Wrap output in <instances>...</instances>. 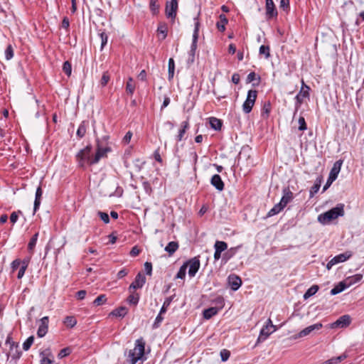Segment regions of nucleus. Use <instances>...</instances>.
<instances>
[{
  "mask_svg": "<svg viewBox=\"0 0 364 364\" xmlns=\"http://www.w3.org/2000/svg\"><path fill=\"white\" fill-rule=\"evenodd\" d=\"M344 213V205L340 203L324 213L320 214L318 216V221L321 224L325 225L330 223L331 220L338 218L339 216H343Z\"/></svg>",
  "mask_w": 364,
  "mask_h": 364,
  "instance_id": "nucleus-1",
  "label": "nucleus"
},
{
  "mask_svg": "<svg viewBox=\"0 0 364 364\" xmlns=\"http://www.w3.org/2000/svg\"><path fill=\"white\" fill-rule=\"evenodd\" d=\"M145 341L142 338L137 339L135 342V347L129 352L131 364L136 363L142 358L144 354Z\"/></svg>",
  "mask_w": 364,
  "mask_h": 364,
  "instance_id": "nucleus-2",
  "label": "nucleus"
},
{
  "mask_svg": "<svg viewBox=\"0 0 364 364\" xmlns=\"http://www.w3.org/2000/svg\"><path fill=\"white\" fill-rule=\"evenodd\" d=\"M199 22L196 21L195 23V29L193 34V41L191 46V50L188 53V58L187 60L188 64L193 63L195 60V54L197 48V41L198 38Z\"/></svg>",
  "mask_w": 364,
  "mask_h": 364,
  "instance_id": "nucleus-3",
  "label": "nucleus"
},
{
  "mask_svg": "<svg viewBox=\"0 0 364 364\" xmlns=\"http://www.w3.org/2000/svg\"><path fill=\"white\" fill-rule=\"evenodd\" d=\"M277 329V326L272 323L270 318H268L266 324L261 329L259 337L257 338V343L265 341L269 335L276 331Z\"/></svg>",
  "mask_w": 364,
  "mask_h": 364,
  "instance_id": "nucleus-4",
  "label": "nucleus"
},
{
  "mask_svg": "<svg viewBox=\"0 0 364 364\" xmlns=\"http://www.w3.org/2000/svg\"><path fill=\"white\" fill-rule=\"evenodd\" d=\"M257 96L256 90H250L247 92L246 100L242 105V110L245 114H248L252 111V109L255 103Z\"/></svg>",
  "mask_w": 364,
  "mask_h": 364,
  "instance_id": "nucleus-5",
  "label": "nucleus"
},
{
  "mask_svg": "<svg viewBox=\"0 0 364 364\" xmlns=\"http://www.w3.org/2000/svg\"><path fill=\"white\" fill-rule=\"evenodd\" d=\"M91 151V146H87L85 149L80 150L76 157L78 161V164L80 166H84L85 162H87L90 164V161L92 159V158L90 157V154Z\"/></svg>",
  "mask_w": 364,
  "mask_h": 364,
  "instance_id": "nucleus-6",
  "label": "nucleus"
},
{
  "mask_svg": "<svg viewBox=\"0 0 364 364\" xmlns=\"http://www.w3.org/2000/svg\"><path fill=\"white\" fill-rule=\"evenodd\" d=\"M109 147H102L100 146L99 141H97V151L92 159L90 161V164H95L98 163L100 159L107 156V153L110 151Z\"/></svg>",
  "mask_w": 364,
  "mask_h": 364,
  "instance_id": "nucleus-7",
  "label": "nucleus"
},
{
  "mask_svg": "<svg viewBox=\"0 0 364 364\" xmlns=\"http://www.w3.org/2000/svg\"><path fill=\"white\" fill-rule=\"evenodd\" d=\"M352 256L350 252H346L344 253L338 255L332 258L326 264V268L329 270L332 268V267L335 264H337L340 262H343L348 259Z\"/></svg>",
  "mask_w": 364,
  "mask_h": 364,
  "instance_id": "nucleus-8",
  "label": "nucleus"
},
{
  "mask_svg": "<svg viewBox=\"0 0 364 364\" xmlns=\"http://www.w3.org/2000/svg\"><path fill=\"white\" fill-rule=\"evenodd\" d=\"M323 325L321 323H317L313 325H311L305 328H304L302 331H301L297 335L294 336V338H302L306 336L310 335L314 331H318L322 328Z\"/></svg>",
  "mask_w": 364,
  "mask_h": 364,
  "instance_id": "nucleus-9",
  "label": "nucleus"
},
{
  "mask_svg": "<svg viewBox=\"0 0 364 364\" xmlns=\"http://www.w3.org/2000/svg\"><path fill=\"white\" fill-rule=\"evenodd\" d=\"M342 164H343L342 160H338L334 163V164L330 171L328 178V183H329V184H331L333 183V181H334L337 178L338 175L341 171Z\"/></svg>",
  "mask_w": 364,
  "mask_h": 364,
  "instance_id": "nucleus-10",
  "label": "nucleus"
},
{
  "mask_svg": "<svg viewBox=\"0 0 364 364\" xmlns=\"http://www.w3.org/2000/svg\"><path fill=\"white\" fill-rule=\"evenodd\" d=\"M178 9V1L171 0L167 2L166 5V15L168 18H175Z\"/></svg>",
  "mask_w": 364,
  "mask_h": 364,
  "instance_id": "nucleus-11",
  "label": "nucleus"
},
{
  "mask_svg": "<svg viewBox=\"0 0 364 364\" xmlns=\"http://www.w3.org/2000/svg\"><path fill=\"white\" fill-rule=\"evenodd\" d=\"M350 323V317L348 315H343L337 319L335 322L331 323L330 328H344Z\"/></svg>",
  "mask_w": 364,
  "mask_h": 364,
  "instance_id": "nucleus-12",
  "label": "nucleus"
},
{
  "mask_svg": "<svg viewBox=\"0 0 364 364\" xmlns=\"http://www.w3.org/2000/svg\"><path fill=\"white\" fill-rule=\"evenodd\" d=\"M187 266H189L188 274L193 277L196 275L200 267V261L197 257H193L186 262Z\"/></svg>",
  "mask_w": 364,
  "mask_h": 364,
  "instance_id": "nucleus-13",
  "label": "nucleus"
},
{
  "mask_svg": "<svg viewBox=\"0 0 364 364\" xmlns=\"http://www.w3.org/2000/svg\"><path fill=\"white\" fill-rule=\"evenodd\" d=\"M214 259L218 260L221 257V253L227 250L228 245L225 242L217 240L214 245Z\"/></svg>",
  "mask_w": 364,
  "mask_h": 364,
  "instance_id": "nucleus-14",
  "label": "nucleus"
},
{
  "mask_svg": "<svg viewBox=\"0 0 364 364\" xmlns=\"http://www.w3.org/2000/svg\"><path fill=\"white\" fill-rule=\"evenodd\" d=\"M48 317L44 316L40 320V324L37 331V335L39 338L43 337L48 332Z\"/></svg>",
  "mask_w": 364,
  "mask_h": 364,
  "instance_id": "nucleus-15",
  "label": "nucleus"
},
{
  "mask_svg": "<svg viewBox=\"0 0 364 364\" xmlns=\"http://www.w3.org/2000/svg\"><path fill=\"white\" fill-rule=\"evenodd\" d=\"M309 90L310 87L304 84V80H302V87L300 92L296 95L295 99L299 105H301L303 102V100L305 97H308L309 96Z\"/></svg>",
  "mask_w": 364,
  "mask_h": 364,
  "instance_id": "nucleus-16",
  "label": "nucleus"
},
{
  "mask_svg": "<svg viewBox=\"0 0 364 364\" xmlns=\"http://www.w3.org/2000/svg\"><path fill=\"white\" fill-rule=\"evenodd\" d=\"M146 282L145 277L141 273H138L134 281L130 284L129 289H136L141 288Z\"/></svg>",
  "mask_w": 364,
  "mask_h": 364,
  "instance_id": "nucleus-17",
  "label": "nucleus"
},
{
  "mask_svg": "<svg viewBox=\"0 0 364 364\" xmlns=\"http://www.w3.org/2000/svg\"><path fill=\"white\" fill-rule=\"evenodd\" d=\"M228 283L231 289L236 291L241 287L242 280L238 276L231 274L228 277Z\"/></svg>",
  "mask_w": 364,
  "mask_h": 364,
  "instance_id": "nucleus-18",
  "label": "nucleus"
},
{
  "mask_svg": "<svg viewBox=\"0 0 364 364\" xmlns=\"http://www.w3.org/2000/svg\"><path fill=\"white\" fill-rule=\"evenodd\" d=\"M266 15L268 18H272L277 15L273 0H266Z\"/></svg>",
  "mask_w": 364,
  "mask_h": 364,
  "instance_id": "nucleus-19",
  "label": "nucleus"
},
{
  "mask_svg": "<svg viewBox=\"0 0 364 364\" xmlns=\"http://www.w3.org/2000/svg\"><path fill=\"white\" fill-rule=\"evenodd\" d=\"M292 199L293 193L289 188H284L279 203L284 208Z\"/></svg>",
  "mask_w": 364,
  "mask_h": 364,
  "instance_id": "nucleus-20",
  "label": "nucleus"
},
{
  "mask_svg": "<svg viewBox=\"0 0 364 364\" xmlns=\"http://www.w3.org/2000/svg\"><path fill=\"white\" fill-rule=\"evenodd\" d=\"M210 183L217 190L220 191L224 189V183L218 174H215L212 176Z\"/></svg>",
  "mask_w": 364,
  "mask_h": 364,
  "instance_id": "nucleus-21",
  "label": "nucleus"
},
{
  "mask_svg": "<svg viewBox=\"0 0 364 364\" xmlns=\"http://www.w3.org/2000/svg\"><path fill=\"white\" fill-rule=\"evenodd\" d=\"M43 194V191L41 186H38L36 191V197L34 201L33 213H35L39 208L41 205V200Z\"/></svg>",
  "mask_w": 364,
  "mask_h": 364,
  "instance_id": "nucleus-22",
  "label": "nucleus"
},
{
  "mask_svg": "<svg viewBox=\"0 0 364 364\" xmlns=\"http://www.w3.org/2000/svg\"><path fill=\"white\" fill-rule=\"evenodd\" d=\"M348 287V285H346L345 280L341 282L331 290V294L336 295L337 294H339L344 291Z\"/></svg>",
  "mask_w": 364,
  "mask_h": 364,
  "instance_id": "nucleus-23",
  "label": "nucleus"
},
{
  "mask_svg": "<svg viewBox=\"0 0 364 364\" xmlns=\"http://www.w3.org/2000/svg\"><path fill=\"white\" fill-rule=\"evenodd\" d=\"M219 309L217 307H210L203 311V317L205 319H210L213 316L216 315Z\"/></svg>",
  "mask_w": 364,
  "mask_h": 364,
  "instance_id": "nucleus-24",
  "label": "nucleus"
},
{
  "mask_svg": "<svg viewBox=\"0 0 364 364\" xmlns=\"http://www.w3.org/2000/svg\"><path fill=\"white\" fill-rule=\"evenodd\" d=\"M284 208L279 203L274 205V206L269 210L267 214V218L274 216L280 213Z\"/></svg>",
  "mask_w": 364,
  "mask_h": 364,
  "instance_id": "nucleus-25",
  "label": "nucleus"
},
{
  "mask_svg": "<svg viewBox=\"0 0 364 364\" xmlns=\"http://www.w3.org/2000/svg\"><path fill=\"white\" fill-rule=\"evenodd\" d=\"M228 21L226 16L224 14L220 15V21L216 23L218 29L223 32L225 30V25L228 23Z\"/></svg>",
  "mask_w": 364,
  "mask_h": 364,
  "instance_id": "nucleus-26",
  "label": "nucleus"
},
{
  "mask_svg": "<svg viewBox=\"0 0 364 364\" xmlns=\"http://www.w3.org/2000/svg\"><path fill=\"white\" fill-rule=\"evenodd\" d=\"M178 248V243L177 242H170L165 247V251L167 252L169 255H172Z\"/></svg>",
  "mask_w": 364,
  "mask_h": 364,
  "instance_id": "nucleus-27",
  "label": "nucleus"
},
{
  "mask_svg": "<svg viewBox=\"0 0 364 364\" xmlns=\"http://www.w3.org/2000/svg\"><path fill=\"white\" fill-rule=\"evenodd\" d=\"M363 276L361 274H355L353 277H348L345 282L348 287H350L351 285L360 282L362 279Z\"/></svg>",
  "mask_w": 364,
  "mask_h": 364,
  "instance_id": "nucleus-28",
  "label": "nucleus"
},
{
  "mask_svg": "<svg viewBox=\"0 0 364 364\" xmlns=\"http://www.w3.org/2000/svg\"><path fill=\"white\" fill-rule=\"evenodd\" d=\"M189 127V123L187 121H184L181 123V129L178 132V134L177 135V140L181 141L184 134Z\"/></svg>",
  "mask_w": 364,
  "mask_h": 364,
  "instance_id": "nucleus-29",
  "label": "nucleus"
},
{
  "mask_svg": "<svg viewBox=\"0 0 364 364\" xmlns=\"http://www.w3.org/2000/svg\"><path fill=\"white\" fill-rule=\"evenodd\" d=\"M210 124L211 128H213L215 130H220L222 127V122L220 119H218L215 117H210Z\"/></svg>",
  "mask_w": 364,
  "mask_h": 364,
  "instance_id": "nucleus-30",
  "label": "nucleus"
},
{
  "mask_svg": "<svg viewBox=\"0 0 364 364\" xmlns=\"http://www.w3.org/2000/svg\"><path fill=\"white\" fill-rule=\"evenodd\" d=\"M127 314V309L126 307L121 306L118 309L113 310L111 314L117 317H124Z\"/></svg>",
  "mask_w": 364,
  "mask_h": 364,
  "instance_id": "nucleus-31",
  "label": "nucleus"
},
{
  "mask_svg": "<svg viewBox=\"0 0 364 364\" xmlns=\"http://www.w3.org/2000/svg\"><path fill=\"white\" fill-rule=\"evenodd\" d=\"M318 290V287L317 285L311 286L304 294V298L305 299L311 297L314 295Z\"/></svg>",
  "mask_w": 364,
  "mask_h": 364,
  "instance_id": "nucleus-32",
  "label": "nucleus"
},
{
  "mask_svg": "<svg viewBox=\"0 0 364 364\" xmlns=\"http://www.w3.org/2000/svg\"><path fill=\"white\" fill-rule=\"evenodd\" d=\"M168 80H171L174 75V70H175V63L173 58H170L168 60Z\"/></svg>",
  "mask_w": 364,
  "mask_h": 364,
  "instance_id": "nucleus-33",
  "label": "nucleus"
},
{
  "mask_svg": "<svg viewBox=\"0 0 364 364\" xmlns=\"http://www.w3.org/2000/svg\"><path fill=\"white\" fill-rule=\"evenodd\" d=\"M159 6L157 0H150L149 8L153 14H157L159 13Z\"/></svg>",
  "mask_w": 364,
  "mask_h": 364,
  "instance_id": "nucleus-34",
  "label": "nucleus"
},
{
  "mask_svg": "<svg viewBox=\"0 0 364 364\" xmlns=\"http://www.w3.org/2000/svg\"><path fill=\"white\" fill-rule=\"evenodd\" d=\"M271 111V104L269 102H267L264 104L262 109V116L267 118Z\"/></svg>",
  "mask_w": 364,
  "mask_h": 364,
  "instance_id": "nucleus-35",
  "label": "nucleus"
},
{
  "mask_svg": "<svg viewBox=\"0 0 364 364\" xmlns=\"http://www.w3.org/2000/svg\"><path fill=\"white\" fill-rule=\"evenodd\" d=\"M346 358V355H341L338 357L332 358L325 362L324 364H338Z\"/></svg>",
  "mask_w": 364,
  "mask_h": 364,
  "instance_id": "nucleus-36",
  "label": "nucleus"
},
{
  "mask_svg": "<svg viewBox=\"0 0 364 364\" xmlns=\"http://www.w3.org/2000/svg\"><path fill=\"white\" fill-rule=\"evenodd\" d=\"M64 323L67 327L73 328L77 323V321L73 316H66L64 320Z\"/></svg>",
  "mask_w": 364,
  "mask_h": 364,
  "instance_id": "nucleus-37",
  "label": "nucleus"
},
{
  "mask_svg": "<svg viewBox=\"0 0 364 364\" xmlns=\"http://www.w3.org/2000/svg\"><path fill=\"white\" fill-rule=\"evenodd\" d=\"M38 237V232H36L35 235H33L31 237L28 245V249L30 252H32L36 245V242Z\"/></svg>",
  "mask_w": 364,
  "mask_h": 364,
  "instance_id": "nucleus-38",
  "label": "nucleus"
},
{
  "mask_svg": "<svg viewBox=\"0 0 364 364\" xmlns=\"http://www.w3.org/2000/svg\"><path fill=\"white\" fill-rule=\"evenodd\" d=\"M135 86L133 82L132 78L129 77L127 85H126V90L129 95H132L134 92Z\"/></svg>",
  "mask_w": 364,
  "mask_h": 364,
  "instance_id": "nucleus-39",
  "label": "nucleus"
},
{
  "mask_svg": "<svg viewBox=\"0 0 364 364\" xmlns=\"http://www.w3.org/2000/svg\"><path fill=\"white\" fill-rule=\"evenodd\" d=\"M107 301V297L105 294L99 295L93 301L95 306H100L105 304Z\"/></svg>",
  "mask_w": 364,
  "mask_h": 364,
  "instance_id": "nucleus-40",
  "label": "nucleus"
},
{
  "mask_svg": "<svg viewBox=\"0 0 364 364\" xmlns=\"http://www.w3.org/2000/svg\"><path fill=\"white\" fill-rule=\"evenodd\" d=\"M186 269H187V264H183L180 267V269L176 274V278L181 279H184L186 277Z\"/></svg>",
  "mask_w": 364,
  "mask_h": 364,
  "instance_id": "nucleus-41",
  "label": "nucleus"
},
{
  "mask_svg": "<svg viewBox=\"0 0 364 364\" xmlns=\"http://www.w3.org/2000/svg\"><path fill=\"white\" fill-rule=\"evenodd\" d=\"M139 296L138 294H132L127 298V301L130 304L136 305L139 302Z\"/></svg>",
  "mask_w": 364,
  "mask_h": 364,
  "instance_id": "nucleus-42",
  "label": "nucleus"
},
{
  "mask_svg": "<svg viewBox=\"0 0 364 364\" xmlns=\"http://www.w3.org/2000/svg\"><path fill=\"white\" fill-rule=\"evenodd\" d=\"M85 133H86V125H85V122H82L77 130V135L80 138H82L85 136Z\"/></svg>",
  "mask_w": 364,
  "mask_h": 364,
  "instance_id": "nucleus-43",
  "label": "nucleus"
},
{
  "mask_svg": "<svg viewBox=\"0 0 364 364\" xmlns=\"http://www.w3.org/2000/svg\"><path fill=\"white\" fill-rule=\"evenodd\" d=\"M173 300V296H169V297H167L164 304H163V306L160 310L161 311V314H164L166 313V310H167V308L169 306V305L171 304V301Z\"/></svg>",
  "mask_w": 364,
  "mask_h": 364,
  "instance_id": "nucleus-44",
  "label": "nucleus"
},
{
  "mask_svg": "<svg viewBox=\"0 0 364 364\" xmlns=\"http://www.w3.org/2000/svg\"><path fill=\"white\" fill-rule=\"evenodd\" d=\"M259 54L264 55L265 58H269L270 56L269 47L268 46H261L259 48Z\"/></svg>",
  "mask_w": 364,
  "mask_h": 364,
  "instance_id": "nucleus-45",
  "label": "nucleus"
},
{
  "mask_svg": "<svg viewBox=\"0 0 364 364\" xmlns=\"http://www.w3.org/2000/svg\"><path fill=\"white\" fill-rule=\"evenodd\" d=\"M33 341H34V337L33 336L28 337L23 343V349L24 350H28L31 348V345L33 344Z\"/></svg>",
  "mask_w": 364,
  "mask_h": 364,
  "instance_id": "nucleus-46",
  "label": "nucleus"
},
{
  "mask_svg": "<svg viewBox=\"0 0 364 364\" xmlns=\"http://www.w3.org/2000/svg\"><path fill=\"white\" fill-rule=\"evenodd\" d=\"M63 72L68 75V76H70L71 75V73H72V67H71V64L68 62V61H65L64 63H63Z\"/></svg>",
  "mask_w": 364,
  "mask_h": 364,
  "instance_id": "nucleus-47",
  "label": "nucleus"
},
{
  "mask_svg": "<svg viewBox=\"0 0 364 364\" xmlns=\"http://www.w3.org/2000/svg\"><path fill=\"white\" fill-rule=\"evenodd\" d=\"M14 57V50L11 45L8 46L5 50V58L7 60H11Z\"/></svg>",
  "mask_w": 364,
  "mask_h": 364,
  "instance_id": "nucleus-48",
  "label": "nucleus"
},
{
  "mask_svg": "<svg viewBox=\"0 0 364 364\" xmlns=\"http://www.w3.org/2000/svg\"><path fill=\"white\" fill-rule=\"evenodd\" d=\"M71 353V349L70 348H65L60 350L59 352L58 357L61 359L67 355H69Z\"/></svg>",
  "mask_w": 364,
  "mask_h": 364,
  "instance_id": "nucleus-49",
  "label": "nucleus"
},
{
  "mask_svg": "<svg viewBox=\"0 0 364 364\" xmlns=\"http://www.w3.org/2000/svg\"><path fill=\"white\" fill-rule=\"evenodd\" d=\"M230 353L229 350H226V349H223L220 351V357H221V360L222 361L225 362L226 360H228V358H230Z\"/></svg>",
  "mask_w": 364,
  "mask_h": 364,
  "instance_id": "nucleus-50",
  "label": "nucleus"
},
{
  "mask_svg": "<svg viewBox=\"0 0 364 364\" xmlns=\"http://www.w3.org/2000/svg\"><path fill=\"white\" fill-rule=\"evenodd\" d=\"M97 214L105 223H109V217L107 213L99 211Z\"/></svg>",
  "mask_w": 364,
  "mask_h": 364,
  "instance_id": "nucleus-51",
  "label": "nucleus"
},
{
  "mask_svg": "<svg viewBox=\"0 0 364 364\" xmlns=\"http://www.w3.org/2000/svg\"><path fill=\"white\" fill-rule=\"evenodd\" d=\"M162 314H161V311L159 312V315L156 316L155 321L153 324V328H156L159 326L160 323L163 321L164 318L162 317Z\"/></svg>",
  "mask_w": 364,
  "mask_h": 364,
  "instance_id": "nucleus-52",
  "label": "nucleus"
},
{
  "mask_svg": "<svg viewBox=\"0 0 364 364\" xmlns=\"http://www.w3.org/2000/svg\"><path fill=\"white\" fill-rule=\"evenodd\" d=\"M109 75H108L107 73H104L102 76V78H101V80H100V84L102 86H105L107 82H109Z\"/></svg>",
  "mask_w": 364,
  "mask_h": 364,
  "instance_id": "nucleus-53",
  "label": "nucleus"
},
{
  "mask_svg": "<svg viewBox=\"0 0 364 364\" xmlns=\"http://www.w3.org/2000/svg\"><path fill=\"white\" fill-rule=\"evenodd\" d=\"M299 129L300 131H304L307 129L305 119L303 117H299Z\"/></svg>",
  "mask_w": 364,
  "mask_h": 364,
  "instance_id": "nucleus-54",
  "label": "nucleus"
},
{
  "mask_svg": "<svg viewBox=\"0 0 364 364\" xmlns=\"http://www.w3.org/2000/svg\"><path fill=\"white\" fill-rule=\"evenodd\" d=\"M100 38H101V49H103L104 46L107 43V35L102 32L100 34Z\"/></svg>",
  "mask_w": 364,
  "mask_h": 364,
  "instance_id": "nucleus-55",
  "label": "nucleus"
},
{
  "mask_svg": "<svg viewBox=\"0 0 364 364\" xmlns=\"http://www.w3.org/2000/svg\"><path fill=\"white\" fill-rule=\"evenodd\" d=\"M41 355L42 358L41 360V364H53V360L51 358L46 357L43 353Z\"/></svg>",
  "mask_w": 364,
  "mask_h": 364,
  "instance_id": "nucleus-56",
  "label": "nucleus"
},
{
  "mask_svg": "<svg viewBox=\"0 0 364 364\" xmlns=\"http://www.w3.org/2000/svg\"><path fill=\"white\" fill-rule=\"evenodd\" d=\"M279 7L283 10H287L289 7V0H280Z\"/></svg>",
  "mask_w": 364,
  "mask_h": 364,
  "instance_id": "nucleus-57",
  "label": "nucleus"
},
{
  "mask_svg": "<svg viewBox=\"0 0 364 364\" xmlns=\"http://www.w3.org/2000/svg\"><path fill=\"white\" fill-rule=\"evenodd\" d=\"M144 269L148 275H151L152 273V264L151 262H146L144 263Z\"/></svg>",
  "mask_w": 364,
  "mask_h": 364,
  "instance_id": "nucleus-58",
  "label": "nucleus"
},
{
  "mask_svg": "<svg viewBox=\"0 0 364 364\" xmlns=\"http://www.w3.org/2000/svg\"><path fill=\"white\" fill-rule=\"evenodd\" d=\"M319 188H320V184H319V183H316V184H314V185L311 187V190H310V197H311H311H313V196H314V195L315 193H316L318 191Z\"/></svg>",
  "mask_w": 364,
  "mask_h": 364,
  "instance_id": "nucleus-59",
  "label": "nucleus"
},
{
  "mask_svg": "<svg viewBox=\"0 0 364 364\" xmlns=\"http://www.w3.org/2000/svg\"><path fill=\"white\" fill-rule=\"evenodd\" d=\"M158 32L160 33V34H162L163 36H162V39H164L166 37V28L165 26H160L159 28H158Z\"/></svg>",
  "mask_w": 364,
  "mask_h": 364,
  "instance_id": "nucleus-60",
  "label": "nucleus"
},
{
  "mask_svg": "<svg viewBox=\"0 0 364 364\" xmlns=\"http://www.w3.org/2000/svg\"><path fill=\"white\" fill-rule=\"evenodd\" d=\"M21 261L20 259H15L11 263V269L13 271L17 269V268L21 265Z\"/></svg>",
  "mask_w": 364,
  "mask_h": 364,
  "instance_id": "nucleus-61",
  "label": "nucleus"
},
{
  "mask_svg": "<svg viewBox=\"0 0 364 364\" xmlns=\"http://www.w3.org/2000/svg\"><path fill=\"white\" fill-rule=\"evenodd\" d=\"M21 213V211H18V213L16 212H13L11 214V216H10V220L12 223H15L17 220H18V213Z\"/></svg>",
  "mask_w": 364,
  "mask_h": 364,
  "instance_id": "nucleus-62",
  "label": "nucleus"
},
{
  "mask_svg": "<svg viewBox=\"0 0 364 364\" xmlns=\"http://www.w3.org/2000/svg\"><path fill=\"white\" fill-rule=\"evenodd\" d=\"M86 294H87V292L85 290H80L77 292L76 296H77V299L82 300V299H85Z\"/></svg>",
  "mask_w": 364,
  "mask_h": 364,
  "instance_id": "nucleus-63",
  "label": "nucleus"
},
{
  "mask_svg": "<svg viewBox=\"0 0 364 364\" xmlns=\"http://www.w3.org/2000/svg\"><path fill=\"white\" fill-rule=\"evenodd\" d=\"M256 78V74L255 72H251L247 77V82L250 83L253 82Z\"/></svg>",
  "mask_w": 364,
  "mask_h": 364,
  "instance_id": "nucleus-64",
  "label": "nucleus"
}]
</instances>
